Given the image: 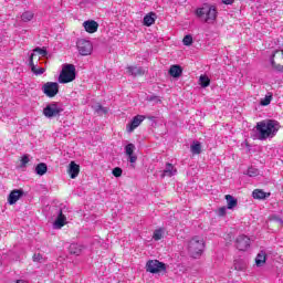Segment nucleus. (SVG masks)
Here are the masks:
<instances>
[{
  "label": "nucleus",
  "mask_w": 283,
  "mask_h": 283,
  "mask_svg": "<svg viewBox=\"0 0 283 283\" xmlns=\"http://www.w3.org/2000/svg\"><path fill=\"white\" fill-rule=\"evenodd\" d=\"M270 222H277L280 224V227H282V224H283V220L275 214L270 217Z\"/></svg>",
  "instance_id": "nucleus-40"
},
{
  "label": "nucleus",
  "mask_w": 283,
  "mask_h": 283,
  "mask_svg": "<svg viewBox=\"0 0 283 283\" xmlns=\"http://www.w3.org/2000/svg\"><path fill=\"white\" fill-rule=\"evenodd\" d=\"M146 271L148 273H163V271H167V266L158 260H150L146 263Z\"/></svg>",
  "instance_id": "nucleus-7"
},
{
  "label": "nucleus",
  "mask_w": 283,
  "mask_h": 283,
  "mask_svg": "<svg viewBox=\"0 0 283 283\" xmlns=\"http://www.w3.org/2000/svg\"><path fill=\"white\" fill-rule=\"evenodd\" d=\"M127 73L130 76H143V74H145V70L140 66H127Z\"/></svg>",
  "instance_id": "nucleus-19"
},
{
  "label": "nucleus",
  "mask_w": 283,
  "mask_h": 283,
  "mask_svg": "<svg viewBox=\"0 0 283 283\" xmlns=\"http://www.w3.org/2000/svg\"><path fill=\"white\" fill-rule=\"evenodd\" d=\"M61 112H63V108L56 102H52L43 108L45 118H56L61 116Z\"/></svg>",
  "instance_id": "nucleus-5"
},
{
  "label": "nucleus",
  "mask_w": 283,
  "mask_h": 283,
  "mask_svg": "<svg viewBox=\"0 0 283 283\" xmlns=\"http://www.w3.org/2000/svg\"><path fill=\"white\" fill-rule=\"evenodd\" d=\"M269 196H271V192L266 193L260 189H255L252 192V197L254 198V200H265V198H269Z\"/></svg>",
  "instance_id": "nucleus-23"
},
{
  "label": "nucleus",
  "mask_w": 283,
  "mask_h": 283,
  "mask_svg": "<svg viewBox=\"0 0 283 283\" xmlns=\"http://www.w3.org/2000/svg\"><path fill=\"white\" fill-rule=\"evenodd\" d=\"M96 114H99V116H103V114H107V108L103 107L101 104L95 106Z\"/></svg>",
  "instance_id": "nucleus-35"
},
{
  "label": "nucleus",
  "mask_w": 283,
  "mask_h": 283,
  "mask_svg": "<svg viewBox=\"0 0 283 283\" xmlns=\"http://www.w3.org/2000/svg\"><path fill=\"white\" fill-rule=\"evenodd\" d=\"M124 149H125V154L128 158V161L134 164V163H136V160H138V156H136L134 154V151H136V145L130 143V144L126 145Z\"/></svg>",
  "instance_id": "nucleus-11"
},
{
  "label": "nucleus",
  "mask_w": 283,
  "mask_h": 283,
  "mask_svg": "<svg viewBox=\"0 0 283 283\" xmlns=\"http://www.w3.org/2000/svg\"><path fill=\"white\" fill-rule=\"evenodd\" d=\"M66 220H67V218L65 217V214H63V210H60L57 218L55 219V221L53 223V228L54 229H63V227H65Z\"/></svg>",
  "instance_id": "nucleus-12"
},
{
  "label": "nucleus",
  "mask_w": 283,
  "mask_h": 283,
  "mask_svg": "<svg viewBox=\"0 0 283 283\" xmlns=\"http://www.w3.org/2000/svg\"><path fill=\"white\" fill-rule=\"evenodd\" d=\"M177 169L171 164H166V168L164 169V172L161 175V178H165L167 176L168 178H171V176H176Z\"/></svg>",
  "instance_id": "nucleus-20"
},
{
  "label": "nucleus",
  "mask_w": 283,
  "mask_h": 283,
  "mask_svg": "<svg viewBox=\"0 0 283 283\" xmlns=\"http://www.w3.org/2000/svg\"><path fill=\"white\" fill-rule=\"evenodd\" d=\"M256 136L259 140H266L273 138L280 132V122L275 119H265L256 123Z\"/></svg>",
  "instance_id": "nucleus-1"
},
{
  "label": "nucleus",
  "mask_w": 283,
  "mask_h": 283,
  "mask_svg": "<svg viewBox=\"0 0 283 283\" xmlns=\"http://www.w3.org/2000/svg\"><path fill=\"white\" fill-rule=\"evenodd\" d=\"M184 45H191L193 43V36L190 34L186 35L182 40Z\"/></svg>",
  "instance_id": "nucleus-36"
},
{
  "label": "nucleus",
  "mask_w": 283,
  "mask_h": 283,
  "mask_svg": "<svg viewBox=\"0 0 283 283\" xmlns=\"http://www.w3.org/2000/svg\"><path fill=\"white\" fill-rule=\"evenodd\" d=\"M113 176H115V178H120L123 176V169L120 167L114 168Z\"/></svg>",
  "instance_id": "nucleus-38"
},
{
  "label": "nucleus",
  "mask_w": 283,
  "mask_h": 283,
  "mask_svg": "<svg viewBox=\"0 0 283 283\" xmlns=\"http://www.w3.org/2000/svg\"><path fill=\"white\" fill-rule=\"evenodd\" d=\"M30 163V155H23L21 158V167H25Z\"/></svg>",
  "instance_id": "nucleus-39"
},
{
  "label": "nucleus",
  "mask_w": 283,
  "mask_h": 283,
  "mask_svg": "<svg viewBox=\"0 0 283 283\" xmlns=\"http://www.w3.org/2000/svg\"><path fill=\"white\" fill-rule=\"evenodd\" d=\"M42 92L49 98H54V96H56V94H59V83H56V82H46L42 86Z\"/></svg>",
  "instance_id": "nucleus-9"
},
{
  "label": "nucleus",
  "mask_w": 283,
  "mask_h": 283,
  "mask_svg": "<svg viewBox=\"0 0 283 283\" xmlns=\"http://www.w3.org/2000/svg\"><path fill=\"white\" fill-rule=\"evenodd\" d=\"M21 196H23V190L15 189L11 191L8 197L9 205H17V201L20 200Z\"/></svg>",
  "instance_id": "nucleus-14"
},
{
  "label": "nucleus",
  "mask_w": 283,
  "mask_h": 283,
  "mask_svg": "<svg viewBox=\"0 0 283 283\" xmlns=\"http://www.w3.org/2000/svg\"><path fill=\"white\" fill-rule=\"evenodd\" d=\"M33 262H40L43 263L45 262V258L41 253H35L33 254Z\"/></svg>",
  "instance_id": "nucleus-37"
},
{
  "label": "nucleus",
  "mask_w": 283,
  "mask_h": 283,
  "mask_svg": "<svg viewBox=\"0 0 283 283\" xmlns=\"http://www.w3.org/2000/svg\"><path fill=\"white\" fill-rule=\"evenodd\" d=\"M163 235H165V230H163V228L157 229L154 231L153 240L158 242V240H163Z\"/></svg>",
  "instance_id": "nucleus-29"
},
{
  "label": "nucleus",
  "mask_w": 283,
  "mask_h": 283,
  "mask_svg": "<svg viewBox=\"0 0 283 283\" xmlns=\"http://www.w3.org/2000/svg\"><path fill=\"white\" fill-rule=\"evenodd\" d=\"M271 65L276 72H283V50H276L271 57Z\"/></svg>",
  "instance_id": "nucleus-8"
},
{
  "label": "nucleus",
  "mask_w": 283,
  "mask_h": 283,
  "mask_svg": "<svg viewBox=\"0 0 283 283\" xmlns=\"http://www.w3.org/2000/svg\"><path fill=\"white\" fill-rule=\"evenodd\" d=\"M83 27L86 30V32H88L90 34H94V32L98 30V23L94 20L85 21L83 23Z\"/></svg>",
  "instance_id": "nucleus-15"
},
{
  "label": "nucleus",
  "mask_w": 283,
  "mask_h": 283,
  "mask_svg": "<svg viewBox=\"0 0 283 283\" xmlns=\"http://www.w3.org/2000/svg\"><path fill=\"white\" fill-rule=\"evenodd\" d=\"M188 251L191 258L198 260L202 255V251H205V240L200 237H193L188 243Z\"/></svg>",
  "instance_id": "nucleus-3"
},
{
  "label": "nucleus",
  "mask_w": 283,
  "mask_h": 283,
  "mask_svg": "<svg viewBox=\"0 0 283 283\" xmlns=\"http://www.w3.org/2000/svg\"><path fill=\"white\" fill-rule=\"evenodd\" d=\"M199 85H201V87H209V85H211V80L207 75H200Z\"/></svg>",
  "instance_id": "nucleus-28"
},
{
  "label": "nucleus",
  "mask_w": 283,
  "mask_h": 283,
  "mask_svg": "<svg viewBox=\"0 0 283 283\" xmlns=\"http://www.w3.org/2000/svg\"><path fill=\"white\" fill-rule=\"evenodd\" d=\"M226 200H227L228 209H235V207H238V199L233 198V196L226 195Z\"/></svg>",
  "instance_id": "nucleus-26"
},
{
  "label": "nucleus",
  "mask_w": 283,
  "mask_h": 283,
  "mask_svg": "<svg viewBox=\"0 0 283 283\" xmlns=\"http://www.w3.org/2000/svg\"><path fill=\"white\" fill-rule=\"evenodd\" d=\"M15 283H28L25 280H18Z\"/></svg>",
  "instance_id": "nucleus-43"
},
{
  "label": "nucleus",
  "mask_w": 283,
  "mask_h": 283,
  "mask_svg": "<svg viewBox=\"0 0 283 283\" xmlns=\"http://www.w3.org/2000/svg\"><path fill=\"white\" fill-rule=\"evenodd\" d=\"M235 247L239 251H249L251 248V239L244 234H241L235 240Z\"/></svg>",
  "instance_id": "nucleus-10"
},
{
  "label": "nucleus",
  "mask_w": 283,
  "mask_h": 283,
  "mask_svg": "<svg viewBox=\"0 0 283 283\" xmlns=\"http://www.w3.org/2000/svg\"><path fill=\"white\" fill-rule=\"evenodd\" d=\"M169 74L174 78H180V76H182V66H180L178 64L171 65L169 69Z\"/></svg>",
  "instance_id": "nucleus-18"
},
{
  "label": "nucleus",
  "mask_w": 283,
  "mask_h": 283,
  "mask_svg": "<svg viewBox=\"0 0 283 283\" xmlns=\"http://www.w3.org/2000/svg\"><path fill=\"white\" fill-rule=\"evenodd\" d=\"M271 101H273V94L269 93V95H265V97L261 99L260 105L266 107V105H271Z\"/></svg>",
  "instance_id": "nucleus-32"
},
{
  "label": "nucleus",
  "mask_w": 283,
  "mask_h": 283,
  "mask_svg": "<svg viewBox=\"0 0 283 283\" xmlns=\"http://www.w3.org/2000/svg\"><path fill=\"white\" fill-rule=\"evenodd\" d=\"M248 176H250V178H255V176H260V170L258 168L254 167H250L248 168Z\"/></svg>",
  "instance_id": "nucleus-33"
},
{
  "label": "nucleus",
  "mask_w": 283,
  "mask_h": 283,
  "mask_svg": "<svg viewBox=\"0 0 283 283\" xmlns=\"http://www.w3.org/2000/svg\"><path fill=\"white\" fill-rule=\"evenodd\" d=\"M234 269H235V271H244L247 269V263H244V261H242V260H235Z\"/></svg>",
  "instance_id": "nucleus-30"
},
{
  "label": "nucleus",
  "mask_w": 283,
  "mask_h": 283,
  "mask_svg": "<svg viewBox=\"0 0 283 283\" xmlns=\"http://www.w3.org/2000/svg\"><path fill=\"white\" fill-rule=\"evenodd\" d=\"M29 65L33 74L41 75L45 73V69L43 67L36 69V65H34V53L30 55Z\"/></svg>",
  "instance_id": "nucleus-17"
},
{
  "label": "nucleus",
  "mask_w": 283,
  "mask_h": 283,
  "mask_svg": "<svg viewBox=\"0 0 283 283\" xmlns=\"http://www.w3.org/2000/svg\"><path fill=\"white\" fill-rule=\"evenodd\" d=\"M218 216H221V217L227 216V207L219 208Z\"/></svg>",
  "instance_id": "nucleus-41"
},
{
  "label": "nucleus",
  "mask_w": 283,
  "mask_h": 283,
  "mask_svg": "<svg viewBox=\"0 0 283 283\" xmlns=\"http://www.w3.org/2000/svg\"><path fill=\"white\" fill-rule=\"evenodd\" d=\"M190 151L193 156H198L199 154H202V144L200 142L195 140L190 145Z\"/></svg>",
  "instance_id": "nucleus-22"
},
{
  "label": "nucleus",
  "mask_w": 283,
  "mask_h": 283,
  "mask_svg": "<svg viewBox=\"0 0 283 283\" xmlns=\"http://www.w3.org/2000/svg\"><path fill=\"white\" fill-rule=\"evenodd\" d=\"M156 23V13H149L144 17V25L149 28Z\"/></svg>",
  "instance_id": "nucleus-24"
},
{
  "label": "nucleus",
  "mask_w": 283,
  "mask_h": 283,
  "mask_svg": "<svg viewBox=\"0 0 283 283\" xmlns=\"http://www.w3.org/2000/svg\"><path fill=\"white\" fill-rule=\"evenodd\" d=\"M143 120H145V116H143V115L135 116L133 118V120L130 122V124H128L127 132H129V133L134 132V129H136V127L140 126V123H143Z\"/></svg>",
  "instance_id": "nucleus-13"
},
{
  "label": "nucleus",
  "mask_w": 283,
  "mask_h": 283,
  "mask_svg": "<svg viewBox=\"0 0 283 283\" xmlns=\"http://www.w3.org/2000/svg\"><path fill=\"white\" fill-rule=\"evenodd\" d=\"M78 174H81V166L76 165V163L71 161L69 167V176L70 178L74 179L78 177Z\"/></svg>",
  "instance_id": "nucleus-16"
},
{
  "label": "nucleus",
  "mask_w": 283,
  "mask_h": 283,
  "mask_svg": "<svg viewBox=\"0 0 283 283\" xmlns=\"http://www.w3.org/2000/svg\"><path fill=\"white\" fill-rule=\"evenodd\" d=\"M234 0H222V3H224L226 6H231V3H233Z\"/></svg>",
  "instance_id": "nucleus-42"
},
{
  "label": "nucleus",
  "mask_w": 283,
  "mask_h": 283,
  "mask_svg": "<svg viewBox=\"0 0 283 283\" xmlns=\"http://www.w3.org/2000/svg\"><path fill=\"white\" fill-rule=\"evenodd\" d=\"M33 54L34 56H36V54H39L40 56H48V51L45 49L35 48L33 50Z\"/></svg>",
  "instance_id": "nucleus-34"
},
{
  "label": "nucleus",
  "mask_w": 283,
  "mask_h": 283,
  "mask_svg": "<svg viewBox=\"0 0 283 283\" xmlns=\"http://www.w3.org/2000/svg\"><path fill=\"white\" fill-rule=\"evenodd\" d=\"M76 78V66L64 64L59 76V83H72Z\"/></svg>",
  "instance_id": "nucleus-4"
},
{
  "label": "nucleus",
  "mask_w": 283,
  "mask_h": 283,
  "mask_svg": "<svg viewBox=\"0 0 283 283\" xmlns=\"http://www.w3.org/2000/svg\"><path fill=\"white\" fill-rule=\"evenodd\" d=\"M76 46H77L78 53L82 56H90V54H92V50H94L92 42L85 39L78 40L76 43Z\"/></svg>",
  "instance_id": "nucleus-6"
},
{
  "label": "nucleus",
  "mask_w": 283,
  "mask_h": 283,
  "mask_svg": "<svg viewBox=\"0 0 283 283\" xmlns=\"http://www.w3.org/2000/svg\"><path fill=\"white\" fill-rule=\"evenodd\" d=\"M69 253H71V255H81V253H83V245L78 243H71L69 247Z\"/></svg>",
  "instance_id": "nucleus-21"
},
{
  "label": "nucleus",
  "mask_w": 283,
  "mask_h": 283,
  "mask_svg": "<svg viewBox=\"0 0 283 283\" xmlns=\"http://www.w3.org/2000/svg\"><path fill=\"white\" fill-rule=\"evenodd\" d=\"M196 14L198 19L205 21V23H213L216 17H218V11L216 7L203 6L202 8L197 9Z\"/></svg>",
  "instance_id": "nucleus-2"
},
{
  "label": "nucleus",
  "mask_w": 283,
  "mask_h": 283,
  "mask_svg": "<svg viewBox=\"0 0 283 283\" xmlns=\"http://www.w3.org/2000/svg\"><path fill=\"white\" fill-rule=\"evenodd\" d=\"M21 19L22 21H24V23H28V21H32V19H34V13H32L31 11H25L24 13H22Z\"/></svg>",
  "instance_id": "nucleus-31"
},
{
  "label": "nucleus",
  "mask_w": 283,
  "mask_h": 283,
  "mask_svg": "<svg viewBox=\"0 0 283 283\" xmlns=\"http://www.w3.org/2000/svg\"><path fill=\"white\" fill-rule=\"evenodd\" d=\"M35 172L38 174V176H45V174H48V165H45L44 163L39 164L35 167Z\"/></svg>",
  "instance_id": "nucleus-27"
},
{
  "label": "nucleus",
  "mask_w": 283,
  "mask_h": 283,
  "mask_svg": "<svg viewBox=\"0 0 283 283\" xmlns=\"http://www.w3.org/2000/svg\"><path fill=\"white\" fill-rule=\"evenodd\" d=\"M265 263H266V252L261 251L255 258V264L256 266H264Z\"/></svg>",
  "instance_id": "nucleus-25"
}]
</instances>
